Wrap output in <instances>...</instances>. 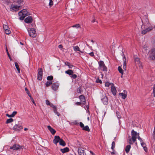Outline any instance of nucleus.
Instances as JSON below:
<instances>
[{"label": "nucleus", "mask_w": 155, "mask_h": 155, "mask_svg": "<svg viewBox=\"0 0 155 155\" xmlns=\"http://www.w3.org/2000/svg\"><path fill=\"white\" fill-rule=\"evenodd\" d=\"M77 92L78 93H79L81 94V92H82V90L80 86L78 88Z\"/></svg>", "instance_id": "36"}, {"label": "nucleus", "mask_w": 155, "mask_h": 155, "mask_svg": "<svg viewBox=\"0 0 155 155\" xmlns=\"http://www.w3.org/2000/svg\"><path fill=\"white\" fill-rule=\"evenodd\" d=\"M52 81H48L45 83V85L47 87H49L50 85L52 84Z\"/></svg>", "instance_id": "29"}, {"label": "nucleus", "mask_w": 155, "mask_h": 155, "mask_svg": "<svg viewBox=\"0 0 155 155\" xmlns=\"http://www.w3.org/2000/svg\"><path fill=\"white\" fill-rule=\"evenodd\" d=\"M118 70L119 72L122 74V75L123 74V70H122L120 66H119L118 67Z\"/></svg>", "instance_id": "32"}, {"label": "nucleus", "mask_w": 155, "mask_h": 155, "mask_svg": "<svg viewBox=\"0 0 155 155\" xmlns=\"http://www.w3.org/2000/svg\"><path fill=\"white\" fill-rule=\"evenodd\" d=\"M131 138L129 136L128 138L127 141L130 144H132L134 143L136 141L137 138H138L140 142L142 141V139L139 136V133H137V132L133 130L131 132Z\"/></svg>", "instance_id": "1"}, {"label": "nucleus", "mask_w": 155, "mask_h": 155, "mask_svg": "<svg viewBox=\"0 0 155 155\" xmlns=\"http://www.w3.org/2000/svg\"><path fill=\"white\" fill-rule=\"evenodd\" d=\"M101 100L104 105H107L108 103V98L106 95L102 97Z\"/></svg>", "instance_id": "15"}, {"label": "nucleus", "mask_w": 155, "mask_h": 155, "mask_svg": "<svg viewBox=\"0 0 155 155\" xmlns=\"http://www.w3.org/2000/svg\"><path fill=\"white\" fill-rule=\"evenodd\" d=\"M73 49L74 51H79L82 53H84V50H83L82 51H81L79 48L78 46H74Z\"/></svg>", "instance_id": "19"}, {"label": "nucleus", "mask_w": 155, "mask_h": 155, "mask_svg": "<svg viewBox=\"0 0 155 155\" xmlns=\"http://www.w3.org/2000/svg\"><path fill=\"white\" fill-rule=\"evenodd\" d=\"M55 113L56 114H57V115L58 116H59V115H60V114L57 111V112H56V113Z\"/></svg>", "instance_id": "63"}, {"label": "nucleus", "mask_w": 155, "mask_h": 155, "mask_svg": "<svg viewBox=\"0 0 155 155\" xmlns=\"http://www.w3.org/2000/svg\"><path fill=\"white\" fill-rule=\"evenodd\" d=\"M61 138L59 136H55L54 137V139L53 140V143L57 145V144L59 143Z\"/></svg>", "instance_id": "14"}, {"label": "nucleus", "mask_w": 155, "mask_h": 155, "mask_svg": "<svg viewBox=\"0 0 155 155\" xmlns=\"http://www.w3.org/2000/svg\"><path fill=\"white\" fill-rule=\"evenodd\" d=\"M51 107L53 108V111L54 113L57 111L56 106H55L54 104H51Z\"/></svg>", "instance_id": "34"}, {"label": "nucleus", "mask_w": 155, "mask_h": 155, "mask_svg": "<svg viewBox=\"0 0 155 155\" xmlns=\"http://www.w3.org/2000/svg\"><path fill=\"white\" fill-rule=\"evenodd\" d=\"M28 31L30 37L34 38L36 36L37 34L35 29L34 28H28Z\"/></svg>", "instance_id": "4"}, {"label": "nucleus", "mask_w": 155, "mask_h": 155, "mask_svg": "<svg viewBox=\"0 0 155 155\" xmlns=\"http://www.w3.org/2000/svg\"><path fill=\"white\" fill-rule=\"evenodd\" d=\"M15 67H16V68L17 69L18 73H20V68L19 67V66L18 63L17 62H16L15 63Z\"/></svg>", "instance_id": "27"}, {"label": "nucleus", "mask_w": 155, "mask_h": 155, "mask_svg": "<svg viewBox=\"0 0 155 155\" xmlns=\"http://www.w3.org/2000/svg\"><path fill=\"white\" fill-rule=\"evenodd\" d=\"M90 153L92 155H95V154L91 151H90Z\"/></svg>", "instance_id": "62"}, {"label": "nucleus", "mask_w": 155, "mask_h": 155, "mask_svg": "<svg viewBox=\"0 0 155 155\" xmlns=\"http://www.w3.org/2000/svg\"><path fill=\"white\" fill-rule=\"evenodd\" d=\"M6 116L7 117H12V114L9 115L8 114H6Z\"/></svg>", "instance_id": "58"}, {"label": "nucleus", "mask_w": 155, "mask_h": 155, "mask_svg": "<svg viewBox=\"0 0 155 155\" xmlns=\"http://www.w3.org/2000/svg\"><path fill=\"white\" fill-rule=\"evenodd\" d=\"M17 114V112L16 111H14L13 112L12 114H11L12 117H14Z\"/></svg>", "instance_id": "45"}, {"label": "nucleus", "mask_w": 155, "mask_h": 155, "mask_svg": "<svg viewBox=\"0 0 155 155\" xmlns=\"http://www.w3.org/2000/svg\"><path fill=\"white\" fill-rule=\"evenodd\" d=\"M99 69H102L103 71H107V68L105 66L104 62L102 61H100L98 62Z\"/></svg>", "instance_id": "5"}, {"label": "nucleus", "mask_w": 155, "mask_h": 155, "mask_svg": "<svg viewBox=\"0 0 155 155\" xmlns=\"http://www.w3.org/2000/svg\"><path fill=\"white\" fill-rule=\"evenodd\" d=\"M111 153L112 155H113V154H115V153L114 151H113V152H111Z\"/></svg>", "instance_id": "64"}, {"label": "nucleus", "mask_w": 155, "mask_h": 155, "mask_svg": "<svg viewBox=\"0 0 155 155\" xmlns=\"http://www.w3.org/2000/svg\"><path fill=\"white\" fill-rule=\"evenodd\" d=\"M70 77L73 79H75L77 78V76L75 74H73L71 75Z\"/></svg>", "instance_id": "39"}, {"label": "nucleus", "mask_w": 155, "mask_h": 155, "mask_svg": "<svg viewBox=\"0 0 155 155\" xmlns=\"http://www.w3.org/2000/svg\"><path fill=\"white\" fill-rule=\"evenodd\" d=\"M47 128L51 133L53 134H54L56 132V131L50 126H48Z\"/></svg>", "instance_id": "18"}, {"label": "nucleus", "mask_w": 155, "mask_h": 155, "mask_svg": "<svg viewBox=\"0 0 155 155\" xmlns=\"http://www.w3.org/2000/svg\"><path fill=\"white\" fill-rule=\"evenodd\" d=\"M124 93H119V95L121 96L123 99H125L127 96V92L126 91H124Z\"/></svg>", "instance_id": "17"}, {"label": "nucleus", "mask_w": 155, "mask_h": 155, "mask_svg": "<svg viewBox=\"0 0 155 155\" xmlns=\"http://www.w3.org/2000/svg\"><path fill=\"white\" fill-rule=\"evenodd\" d=\"M13 121V120L12 118H10L8 119L6 122V124H8V123L12 122Z\"/></svg>", "instance_id": "33"}, {"label": "nucleus", "mask_w": 155, "mask_h": 155, "mask_svg": "<svg viewBox=\"0 0 155 155\" xmlns=\"http://www.w3.org/2000/svg\"><path fill=\"white\" fill-rule=\"evenodd\" d=\"M149 58L150 60H155V54H149Z\"/></svg>", "instance_id": "22"}, {"label": "nucleus", "mask_w": 155, "mask_h": 155, "mask_svg": "<svg viewBox=\"0 0 155 155\" xmlns=\"http://www.w3.org/2000/svg\"><path fill=\"white\" fill-rule=\"evenodd\" d=\"M110 88L111 93L114 96H115L116 94V88L114 84H111Z\"/></svg>", "instance_id": "10"}, {"label": "nucleus", "mask_w": 155, "mask_h": 155, "mask_svg": "<svg viewBox=\"0 0 155 155\" xmlns=\"http://www.w3.org/2000/svg\"><path fill=\"white\" fill-rule=\"evenodd\" d=\"M24 2L23 0H17L16 2L19 5L23 4Z\"/></svg>", "instance_id": "40"}, {"label": "nucleus", "mask_w": 155, "mask_h": 155, "mask_svg": "<svg viewBox=\"0 0 155 155\" xmlns=\"http://www.w3.org/2000/svg\"><path fill=\"white\" fill-rule=\"evenodd\" d=\"M49 5H53V2L52 0H50Z\"/></svg>", "instance_id": "54"}, {"label": "nucleus", "mask_w": 155, "mask_h": 155, "mask_svg": "<svg viewBox=\"0 0 155 155\" xmlns=\"http://www.w3.org/2000/svg\"><path fill=\"white\" fill-rule=\"evenodd\" d=\"M7 55H8V57L10 60V61H12V58H11V57L10 55V54L9 53H8L7 54Z\"/></svg>", "instance_id": "59"}, {"label": "nucleus", "mask_w": 155, "mask_h": 155, "mask_svg": "<svg viewBox=\"0 0 155 155\" xmlns=\"http://www.w3.org/2000/svg\"><path fill=\"white\" fill-rule=\"evenodd\" d=\"M115 46L113 45H112L110 47L111 51L112 53H114V55L115 53Z\"/></svg>", "instance_id": "28"}, {"label": "nucleus", "mask_w": 155, "mask_h": 155, "mask_svg": "<svg viewBox=\"0 0 155 155\" xmlns=\"http://www.w3.org/2000/svg\"><path fill=\"white\" fill-rule=\"evenodd\" d=\"M143 149H144V151L146 152H147V147H143Z\"/></svg>", "instance_id": "60"}, {"label": "nucleus", "mask_w": 155, "mask_h": 155, "mask_svg": "<svg viewBox=\"0 0 155 155\" xmlns=\"http://www.w3.org/2000/svg\"><path fill=\"white\" fill-rule=\"evenodd\" d=\"M134 59L135 65L139 66L140 68H142L143 66L142 63L140 61V58H135Z\"/></svg>", "instance_id": "8"}, {"label": "nucleus", "mask_w": 155, "mask_h": 155, "mask_svg": "<svg viewBox=\"0 0 155 155\" xmlns=\"http://www.w3.org/2000/svg\"><path fill=\"white\" fill-rule=\"evenodd\" d=\"M59 143L60 145L62 146H65L66 145L65 142L62 138L60 140Z\"/></svg>", "instance_id": "23"}, {"label": "nucleus", "mask_w": 155, "mask_h": 155, "mask_svg": "<svg viewBox=\"0 0 155 155\" xmlns=\"http://www.w3.org/2000/svg\"><path fill=\"white\" fill-rule=\"evenodd\" d=\"M111 84H114L113 83H110L108 82H106L105 83V87H109V86H110V87H111Z\"/></svg>", "instance_id": "35"}, {"label": "nucleus", "mask_w": 155, "mask_h": 155, "mask_svg": "<svg viewBox=\"0 0 155 155\" xmlns=\"http://www.w3.org/2000/svg\"><path fill=\"white\" fill-rule=\"evenodd\" d=\"M86 107L87 110V112H88L89 113L90 111H89V104H88L87 105H86Z\"/></svg>", "instance_id": "55"}, {"label": "nucleus", "mask_w": 155, "mask_h": 155, "mask_svg": "<svg viewBox=\"0 0 155 155\" xmlns=\"http://www.w3.org/2000/svg\"><path fill=\"white\" fill-rule=\"evenodd\" d=\"M60 150L62 153H65L68 152L69 151V149L68 147H66L63 149H61Z\"/></svg>", "instance_id": "21"}, {"label": "nucleus", "mask_w": 155, "mask_h": 155, "mask_svg": "<svg viewBox=\"0 0 155 155\" xmlns=\"http://www.w3.org/2000/svg\"><path fill=\"white\" fill-rule=\"evenodd\" d=\"M123 61H124V63H123V69L126 70V58L125 57L124 55V56H123Z\"/></svg>", "instance_id": "20"}, {"label": "nucleus", "mask_w": 155, "mask_h": 155, "mask_svg": "<svg viewBox=\"0 0 155 155\" xmlns=\"http://www.w3.org/2000/svg\"><path fill=\"white\" fill-rule=\"evenodd\" d=\"M46 104L47 105L50 106L51 107V104H52L50 103L49 101L47 100L46 101Z\"/></svg>", "instance_id": "42"}, {"label": "nucleus", "mask_w": 155, "mask_h": 155, "mask_svg": "<svg viewBox=\"0 0 155 155\" xmlns=\"http://www.w3.org/2000/svg\"><path fill=\"white\" fill-rule=\"evenodd\" d=\"M65 73L69 75H71L74 73L73 71L70 69H69L65 71Z\"/></svg>", "instance_id": "24"}, {"label": "nucleus", "mask_w": 155, "mask_h": 155, "mask_svg": "<svg viewBox=\"0 0 155 155\" xmlns=\"http://www.w3.org/2000/svg\"><path fill=\"white\" fill-rule=\"evenodd\" d=\"M73 27L79 28L80 27V25L79 24H77L72 26Z\"/></svg>", "instance_id": "48"}, {"label": "nucleus", "mask_w": 155, "mask_h": 155, "mask_svg": "<svg viewBox=\"0 0 155 155\" xmlns=\"http://www.w3.org/2000/svg\"><path fill=\"white\" fill-rule=\"evenodd\" d=\"M141 142V145L143 147H146V144L145 143L143 142V141Z\"/></svg>", "instance_id": "47"}, {"label": "nucleus", "mask_w": 155, "mask_h": 155, "mask_svg": "<svg viewBox=\"0 0 155 155\" xmlns=\"http://www.w3.org/2000/svg\"><path fill=\"white\" fill-rule=\"evenodd\" d=\"M5 32L6 34L8 35L11 33V31L10 30L7 29V30H5Z\"/></svg>", "instance_id": "44"}, {"label": "nucleus", "mask_w": 155, "mask_h": 155, "mask_svg": "<svg viewBox=\"0 0 155 155\" xmlns=\"http://www.w3.org/2000/svg\"><path fill=\"white\" fill-rule=\"evenodd\" d=\"M115 147V143L114 141H113L112 143V146L111 148L113 150Z\"/></svg>", "instance_id": "41"}, {"label": "nucleus", "mask_w": 155, "mask_h": 155, "mask_svg": "<svg viewBox=\"0 0 155 155\" xmlns=\"http://www.w3.org/2000/svg\"><path fill=\"white\" fill-rule=\"evenodd\" d=\"M96 82L97 83H102V81L100 79H99V78H97L96 80Z\"/></svg>", "instance_id": "43"}, {"label": "nucleus", "mask_w": 155, "mask_h": 155, "mask_svg": "<svg viewBox=\"0 0 155 155\" xmlns=\"http://www.w3.org/2000/svg\"><path fill=\"white\" fill-rule=\"evenodd\" d=\"M131 146L130 145H127L125 147V151L127 153H128L131 148Z\"/></svg>", "instance_id": "26"}, {"label": "nucleus", "mask_w": 155, "mask_h": 155, "mask_svg": "<svg viewBox=\"0 0 155 155\" xmlns=\"http://www.w3.org/2000/svg\"><path fill=\"white\" fill-rule=\"evenodd\" d=\"M79 99L80 102L84 105H86V102L84 96L83 95H81L79 96Z\"/></svg>", "instance_id": "12"}, {"label": "nucleus", "mask_w": 155, "mask_h": 155, "mask_svg": "<svg viewBox=\"0 0 155 155\" xmlns=\"http://www.w3.org/2000/svg\"><path fill=\"white\" fill-rule=\"evenodd\" d=\"M153 92V93L154 96L155 97V84L154 85Z\"/></svg>", "instance_id": "52"}, {"label": "nucleus", "mask_w": 155, "mask_h": 155, "mask_svg": "<svg viewBox=\"0 0 155 155\" xmlns=\"http://www.w3.org/2000/svg\"><path fill=\"white\" fill-rule=\"evenodd\" d=\"M23 147V146H20L18 144H15L13 146L11 147L10 149L17 150H18L22 149Z\"/></svg>", "instance_id": "6"}, {"label": "nucleus", "mask_w": 155, "mask_h": 155, "mask_svg": "<svg viewBox=\"0 0 155 155\" xmlns=\"http://www.w3.org/2000/svg\"><path fill=\"white\" fill-rule=\"evenodd\" d=\"M25 90L26 93L28 94V96L29 97H31V96L29 92L28 88L26 87L25 88Z\"/></svg>", "instance_id": "38"}, {"label": "nucleus", "mask_w": 155, "mask_h": 155, "mask_svg": "<svg viewBox=\"0 0 155 155\" xmlns=\"http://www.w3.org/2000/svg\"><path fill=\"white\" fill-rule=\"evenodd\" d=\"M153 137L155 138V126L154 127V130L153 134Z\"/></svg>", "instance_id": "53"}, {"label": "nucleus", "mask_w": 155, "mask_h": 155, "mask_svg": "<svg viewBox=\"0 0 155 155\" xmlns=\"http://www.w3.org/2000/svg\"><path fill=\"white\" fill-rule=\"evenodd\" d=\"M80 126L81 128H83L84 127V125L82 122L80 123Z\"/></svg>", "instance_id": "49"}, {"label": "nucleus", "mask_w": 155, "mask_h": 155, "mask_svg": "<svg viewBox=\"0 0 155 155\" xmlns=\"http://www.w3.org/2000/svg\"><path fill=\"white\" fill-rule=\"evenodd\" d=\"M53 77L52 75L48 76L47 77V80L49 81H51V80H53Z\"/></svg>", "instance_id": "37"}, {"label": "nucleus", "mask_w": 155, "mask_h": 155, "mask_svg": "<svg viewBox=\"0 0 155 155\" xmlns=\"http://www.w3.org/2000/svg\"><path fill=\"white\" fill-rule=\"evenodd\" d=\"M149 54H155V47L152 48L150 51Z\"/></svg>", "instance_id": "31"}, {"label": "nucleus", "mask_w": 155, "mask_h": 155, "mask_svg": "<svg viewBox=\"0 0 155 155\" xmlns=\"http://www.w3.org/2000/svg\"><path fill=\"white\" fill-rule=\"evenodd\" d=\"M23 129L21 125L15 124L13 127V130L15 131H19Z\"/></svg>", "instance_id": "9"}, {"label": "nucleus", "mask_w": 155, "mask_h": 155, "mask_svg": "<svg viewBox=\"0 0 155 155\" xmlns=\"http://www.w3.org/2000/svg\"><path fill=\"white\" fill-rule=\"evenodd\" d=\"M3 28L5 30H7L8 29V26L5 25H3Z\"/></svg>", "instance_id": "46"}, {"label": "nucleus", "mask_w": 155, "mask_h": 155, "mask_svg": "<svg viewBox=\"0 0 155 155\" xmlns=\"http://www.w3.org/2000/svg\"><path fill=\"white\" fill-rule=\"evenodd\" d=\"M38 71L37 74V79L41 81L42 80L43 76V71L41 68H39L38 69Z\"/></svg>", "instance_id": "7"}, {"label": "nucleus", "mask_w": 155, "mask_h": 155, "mask_svg": "<svg viewBox=\"0 0 155 155\" xmlns=\"http://www.w3.org/2000/svg\"><path fill=\"white\" fill-rule=\"evenodd\" d=\"M68 67L69 68L72 69L73 67H74V66L73 65L71 64H70Z\"/></svg>", "instance_id": "57"}, {"label": "nucleus", "mask_w": 155, "mask_h": 155, "mask_svg": "<svg viewBox=\"0 0 155 155\" xmlns=\"http://www.w3.org/2000/svg\"><path fill=\"white\" fill-rule=\"evenodd\" d=\"M146 21L145 23V25L148 27L147 28H146L145 30L142 31L141 33L142 34L144 35L147 33V32L151 31L153 29V26L151 25L150 23L148 17H146Z\"/></svg>", "instance_id": "2"}, {"label": "nucleus", "mask_w": 155, "mask_h": 155, "mask_svg": "<svg viewBox=\"0 0 155 155\" xmlns=\"http://www.w3.org/2000/svg\"><path fill=\"white\" fill-rule=\"evenodd\" d=\"M82 130H84L86 131L87 132H89L90 131L89 127L88 126H86L85 127L82 128Z\"/></svg>", "instance_id": "30"}, {"label": "nucleus", "mask_w": 155, "mask_h": 155, "mask_svg": "<svg viewBox=\"0 0 155 155\" xmlns=\"http://www.w3.org/2000/svg\"><path fill=\"white\" fill-rule=\"evenodd\" d=\"M59 86V84L58 83H53L51 85V88L53 90L56 91L58 90Z\"/></svg>", "instance_id": "11"}, {"label": "nucleus", "mask_w": 155, "mask_h": 155, "mask_svg": "<svg viewBox=\"0 0 155 155\" xmlns=\"http://www.w3.org/2000/svg\"><path fill=\"white\" fill-rule=\"evenodd\" d=\"M88 54L91 57H93L94 56V52H93L90 53H88Z\"/></svg>", "instance_id": "51"}, {"label": "nucleus", "mask_w": 155, "mask_h": 155, "mask_svg": "<svg viewBox=\"0 0 155 155\" xmlns=\"http://www.w3.org/2000/svg\"><path fill=\"white\" fill-rule=\"evenodd\" d=\"M33 21V19L31 16H28L24 20L25 22L27 23H31Z\"/></svg>", "instance_id": "13"}, {"label": "nucleus", "mask_w": 155, "mask_h": 155, "mask_svg": "<svg viewBox=\"0 0 155 155\" xmlns=\"http://www.w3.org/2000/svg\"><path fill=\"white\" fill-rule=\"evenodd\" d=\"M58 47L59 48H63V46L62 45H58Z\"/></svg>", "instance_id": "61"}, {"label": "nucleus", "mask_w": 155, "mask_h": 155, "mask_svg": "<svg viewBox=\"0 0 155 155\" xmlns=\"http://www.w3.org/2000/svg\"><path fill=\"white\" fill-rule=\"evenodd\" d=\"M30 15L29 13L25 9L22 10L18 13V15L20 16L19 19L21 20H23L26 16Z\"/></svg>", "instance_id": "3"}, {"label": "nucleus", "mask_w": 155, "mask_h": 155, "mask_svg": "<svg viewBox=\"0 0 155 155\" xmlns=\"http://www.w3.org/2000/svg\"><path fill=\"white\" fill-rule=\"evenodd\" d=\"M20 6L18 5H14L12 7V10L15 11H17L19 10Z\"/></svg>", "instance_id": "25"}, {"label": "nucleus", "mask_w": 155, "mask_h": 155, "mask_svg": "<svg viewBox=\"0 0 155 155\" xmlns=\"http://www.w3.org/2000/svg\"><path fill=\"white\" fill-rule=\"evenodd\" d=\"M78 152L79 155H86L84 150L80 147L78 148Z\"/></svg>", "instance_id": "16"}, {"label": "nucleus", "mask_w": 155, "mask_h": 155, "mask_svg": "<svg viewBox=\"0 0 155 155\" xmlns=\"http://www.w3.org/2000/svg\"><path fill=\"white\" fill-rule=\"evenodd\" d=\"M64 64L65 65L68 66L69 64H70V63L68 62H65Z\"/></svg>", "instance_id": "56"}, {"label": "nucleus", "mask_w": 155, "mask_h": 155, "mask_svg": "<svg viewBox=\"0 0 155 155\" xmlns=\"http://www.w3.org/2000/svg\"><path fill=\"white\" fill-rule=\"evenodd\" d=\"M75 104L77 105L80 106L82 103L81 102H77L75 103Z\"/></svg>", "instance_id": "50"}]
</instances>
